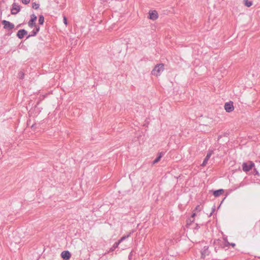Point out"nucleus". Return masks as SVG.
<instances>
[{
  "instance_id": "obj_5",
  "label": "nucleus",
  "mask_w": 260,
  "mask_h": 260,
  "mask_svg": "<svg viewBox=\"0 0 260 260\" xmlns=\"http://www.w3.org/2000/svg\"><path fill=\"white\" fill-rule=\"evenodd\" d=\"M2 23L4 25V28L5 29L11 30L14 28V25L10 22L7 20H3Z\"/></svg>"
},
{
  "instance_id": "obj_21",
  "label": "nucleus",
  "mask_w": 260,
  "mask_h": 260,
  "mask_svg": "<svg viewBox=\"0 0 260 260\" xmlns=\"http://www.w3.org/2000/svg\"><path fill=\"white\" fill-rule=\"evenodd\" d=\"M19 76L20 79H23L24 76V74L23 72L21 71L19 73Z\"/></svg>"
},
{
  "instance_id": "obj_18",
  "label": "nucleus",
  "mask_w": 260,
  "mask_h": 260,
  "mask_svg": "<svg viewBox=\"0 0 260 260\" xmlns=\"http://www.w3.org/2000/svg\"><path fill=\"white\" fill-rule=\"evenodd\" d=\"M244 4L247 7H250L252 5V2L251 1H249L248 0H244Z\"/></svg>"
},
{
  "instance_id": "obj_9",
  "label": "nucleus",
  "mask_w": 260,
  "mask_h": 260,
  "mask_svg": "<svg viewBox=\"0 0 260 260\" xmlns=\"http://www.w3.org/2000/svg\"><path fill=\"white\" fill-rule=\"evenodd\" d=\"M61 257L65 260H69L71 256V253L69 251H63L61 253Z\"/></svg>"
},
{
  "instance_id": "obj_14",
  "label": "nucleus",
  "mask_w": 260,
  "mask_h": 260,
  "mask_svg": "<svg viewBox=\"0 0 260 260\" xmlns=\"http://www.w3.org/2000/svg\"><path fill=\"white\" fill-rule=\"evenodd\" d=\"M211 155V153L210 152H209L207 153L206 157H205V159L204 160V161H203V163L202 164V166H205L206 165L208 159L210 157Z\"/></svg>"
},
{
  "instance_id": "obj_19",
  "label": "nucleus",
  "mask_w": 260,
  "mask_h": 260,
  "mask_svg": "<svg viewBox=\"0 0 260 260\" xmlns=\"http://www.w3.org/2000/svg\"><path fill=\"white\" fill-rule=\"evenodd\" d=\"M44 22V17L43 15H40L39 17V23L40 24H43Z\"/></svg>"
},
{
  "instance_id": "obj_2",
  "label": "nucleus",
  "mask_w": 260,
  "mask_h": 260,
  "mask_svg": "<svg viewBox=\"0 0 260 260\" xmlns=\"http://www.w3.org/2000/svg\"><path fill=\"white\" fill-rule=\"evenodd\" d=\"M202 209V207L201 205H198L196 207L195 209L193 211L191 216L187 221V225H189L191 222L194 221V217L198 215V212H199Z\"/></svg>"
},
{
  "instance_id": "obj_22",
  "label": "nucleus",
  "mask_w": 260,
  "mask_h": 260,
  "mask_svg": "<svg viewBox=\"0 0 260 260\" xmlns=\"http://www.w3.org/2000/svg\"><path fill=\"white\" fill-rule=\"evenodd\" d=\"M30 2V0H22V3L24 4H28Z\"/></svg>"
},
{
  "instance_id": "obj_1",
  "label": "nucleus",
  "mask_w": 260,
  "mask_h": 260,
  "mask_svg": "<svg viewBox=\"0 0 260 260\" xmlns=\"http://www.w3.org/2000/svg\"><path fill=\"white\" fill-rule=\"evenodd\" d=\"M164 70V64L159 63L156 65L151 71V74L155 76H159Z\"/></svg>"
},
{
  "instance_id": "obj_15",
  "label": "nucleus",
  "mask_w": 260,
  "mask_h": 260,
  "mask_svg": "<svg viewBox=\"0 0 260 260\" xmlns=\"http://www.w3.org/2000/svg\"><path fill=\"white\" fill-rule=\"evenodd\" d=\"M223 193V190L222 189L215 190L213 192V195L215 197H218Z\"/></svg>"
},
{
  "instance_id": "obj_3",
  "label": "nucleus",
  "mask_w": 260,
  "mask_h": 260,
  "mask_svg": "<svg viewBox=\"0 0 260 260\" xmlns=\"http://www.w3.org/2000/svg\"><path fill=\"white\" fill-rule=\"evenodd\" d=\"M254 166V164L252 161H250L249 163L244 162L242 164V169L244 172H248L250 171Z\"/></svg>"
},
{
  "instance_id": "obj_6",
  "label": "nucleus",
  "mask_w": 260,
  "mask_h": 260,
  "mask_svg": "<svg viewBox=\"0 0 260 260\" xmlns=\"http://www.w3.org/2000/svg\"><path fill=\"white\" fill-rule=\"evenodd\" d=\"M224 109H225V111L229 113L233 111L234 109L233 102H230L226 103L224 105Z\"/></svg>"
},
{
  "instance_id": "obj_13",
  "label": "nucleus",
  "mask_w": 260,
  "mask_h": 260,
  "mask_svg": "<svg viewBox=\"0 0 260 260\" xmlns=\"http://www.w3.org/2000/svg\"><path fill=\"white\" fill-rule=\"evenodd\" d=\"M164 155V153L162 152L159 153L158 156L153 161V164L154 165L157 163L160 160L161 158Z\"/></svg>"
},
{
  "instance_id": "obj_8",
  "label": "nucleus",
  "mask_w": 260,
  "mask_h": 260,
  "mask_svg": "<svg viewBox=\"0 0 260 260\" xmlns=\"http://www.w3.org/2000/svg\"><path fill=\"white\" fill-rule=\"evenodd\" d=\"M208 249V246H205L201 251V256L203 258H205L206 255H208L209 254L210 251Z\"/></svg>"
},
{
  "instance_id": "obj_7",
  "label": "nucleus",
  "mask_w": 260,
  "mask_h": 260,
  "mask_svg": "<svg viewBox=\"0 0 260 260\" xmlns=\"http://www.w3.org/2000/svg\"><path fill=\"white\" fill-rule=\"evenodd\" d=\"M20 10V7L19 5L16 3H14L12 5V8L11 9L12 14L15 15L17 14Z\"/></svg>"
},
{
  "instance_id": "obj_24",
  "label": "nucleus",
  "mask_w": 260,
  "mask_h": 260,
  "mask_svg": "<svg viewBox=\"0 0 260 260\" xmlns=\"http://www.w3.org/2000/svg\"><path fill=\"white\" fill-rule=\"evenodd\" d=\"M228 244L232 245L233 247H234L235 246V243H230L229 242H227Z\"/></svg>"
},
{
  "instance_id": "obj_16",
  "label": "nucleus",
  "mask_w": 260,
  "mask_h": 260,
  "mask_svg": "<svg viewBox=\"0 0 260 260\" xmlns=\"http://www.w3.org/2000/svg\"><path fill=\"white\" fill-rule=\"evenodd\" d=\"M119 244H120L118 242H115L113 244V246L110 248V251H113L116 248H117L118 247Z\"/></svg>"
},
{
  "instance_id": "obj_11",
  "label": "nucleus",
  "mask_w": 260,
  "mask_h": 260,
  "mask_svg": "<svg viewBox=\"0 0 260 260\" xmlns=\"http://www.w3.org/2000/svg\"><path fill=\"white\" fill-rule=\"evenodd\" d=\"M158 18L157 13L156 11L149 12V18L152 20H156Z\"/></svg>"
},
{
  "instance_id": "obj_17",
  "label": "nucleus",
  "mask_w": 260,
  "mask_h": 260,
  "mask_svg": "<svg viewBox=\"0 0 260 260\" xmlns=\"http://www.w3.org/2000/svg\"><path fill=\"white\" fill-rule=\"evenodd\" d=\"M131 233H130L129 234H128L126 236H124L123 237H122L121 238V239L118 241V242L120 244V243H121L122 241H123L125 239H126V238H128L129 237H130L131 236Z\"/></svg>"
},
{
  "instance_id": "obj_4",
  "label": "nucleus",
  "mask_w": 260,
  "mask_h": 260,
  "mask_svg": "<svg viewBox=\"0 0 260 260\" xmlns=\"http://www.w3.org/2000/svg\"><path fill=\"white\" fill-rule=\"evenodd\" d=\"M37 19V16L34 14H31L30 15V19L29 21V22H28V25L29 27H30V28H32L34 27L38 26L36 24V21Z\"/></svg>"
},
{
  "instance_id": "obj_20",
  "label": "nucleus",
  "mask_w": 260,
  "mask_h": 260,
  "mask_svg": "<svg viewBox=\"0 0 260 260\" xmlns=\"http://www.w3.org/2000/svg\"><path fill=\"white\" fill-rule=\"evenodd\" d=\"M39 6H40L39 4H36V3H34L32 5V8L35 9H39Z\"/></svg>"
},
{
  "instance_id": "obj_23",
  "label": "nucleus",
  "mask_w": 260,
  "mask_h": 260,
  "mask_svg": "<svg viewBox=\"0 0 260 260\" xmlns=\"http://www.w3.org/2000/svg\"><path fill=\"white\" fill-rule=\"evenodd\" d=\"M63 22L66 24V25H67V24H68L67 19L66 16L63 17Z\"/></svg>"
},
{
  "instance_id": "obj_10",
  "label": "nucleus",
  "mask_w": 260,
  "mask_h": 260,
  "mask_svg": "<svg viewBox=\"0 0 260 260\" xmlns=\"http://www.w3.org/2000/svg\"><path fill=\"white\" fill-rule=\"evenodd\" d=\"M27 32L25 30L20 29V30H18V31L17 32V36L19 39H22L24 37V36L27 35Z\"/></svg>"
},
{
  "instance_id": "obj_12",
  "label": "nucleus",
  "mask_w": 260,
  "mask_h": 260,
  "mask_svg": "<svg viewBox=\"0 0 260 260\" xmlns=\"http://www.w3.org/2000/svg\"><path fill=\"white\" fill-rule=\"evenodd\" d=\"M34 29L30 32V34L28 36L29 37L35 36L40 30L39 26L34 27Z\"/></svg>"
}]
</instances>
